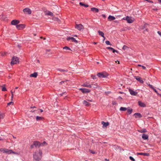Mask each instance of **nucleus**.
Segmentation results:
<instances>
[{"instance_id":"nucleus-1","label":"nucleus","mask_w":161,"mask_h":161,"mask_svg":"<svg viewBox=\"0 0 161 161\" xmlns=\"http://www.w3.org/2000/svg\"><path fill=\"white\" fill-rule=\"evenodd\" d=\"M19 60L18 58L16 56L13 57L11 62V65H14L19 63Z\"/></svg>"},{"instance_id":"nucleus-2","label":"nucleus","mask_w":161,"mask_h":161,"mask_svg":"<svg viewBox=\"0 0 161 161\" xmlns=\"http://www.w3.org/2000/svg\"><path fill=\"white\" fill-rule=\"evenodd\" d=\"M122 19L126 20L129 23H131L134 21V19L131 17L127 16L125 17H124Z\"/></svg>"},{"instance_id":"nucleus-3","label":"nucleus","mask_w":161,"mask_h":161,"mask_svg":"<svg viewBox=\"0 0 161 161\" xmlns=\"http://www.w3.org/2000/svg\"><path fill=\"white\" fill-rule=\"evenodd\" d=\"M0 151L3 153H6L8 154H11V153H15L12 150L8 149L6 148L2 149L0 150Z\"/></svg>"},{"instance_id":"nucleus-4","label":"nucleus","mask_w":161,"mask_h":161,"mask_svg":"<svg viewBox=\"0 0 161 161\" xmlns=\"http://www.w3.org/2000/svg\"><path fill=\"white\" fill-rule=\"evenodd\" d=\"M97 75L99 78H106L108 76V74L106 72H100L97 74Z\"/></svg>"},{"instance_id":"nucleus-5","label":"nucleus","mask_w":161,"mask_h":161,"mask_svg":"<svg viewBox=\"0 0 161 161\" xmlns=\"http://www.w3.org/2000/svg\"><path fill=\"white\" fill-rule=\"evenodd\" d=\"M33 157L34 159L37 161H39L41 159V157L39 156L38 153L36 152L33 154Z\"/></svg>"},{"instance_id":"nucleus-6","label":"nucleus","mask_w":161,"mask_h":161,"mask_svg":"<svg viewBox=\"0 0 161 161\" xmlns=\"http://www.w3.org/2000/svg\"><path fill=\"white\" fill-rule=\"evenodd\" d=\"M23 11L25 14H30L31 13V11L28 8H25L23 9Z\"/></svg>"},{"instance_id":"nucleus-7","label":"nucleus","mask_w":161,"mask_h":161,"mask_svg":"<svg viewBox=\"0 0 161 161\" xmlns=\"http://www.w3.org/2000/svg\"><path fill=\"white\" fill-rule=\"evenodd\" d=\"M83 93H86L89 92L91 91L90 90L86 88H80L79 89Z\"/></svg>"},{"instance_id":"nucleus-8","label":"nucleus","mask_w":161,"mask_h":161,"mask_svg":"<svg viewBox=\"0 0 161 161\" xmlns=\"http://www.w3.org/2000/svg\"><path fill=\"white\" fill-rule=\"evenodd\" d=\"M75 27L79 31H81L82 29H83V26L81 24L76 25Z\"/></svg>"},{"instance_id":"nucleus-9","label":"nucleus","mask_w":161,"mask_h":161,"mask_svg":"<svg viewBox=\"0 0 161 161\" xmlns=\"http://www.w3.org/2000/svg\"><path fill=\"white\" fill-rule=\"evenodd\" d=\"M19 22L20 21L19 20L16 19H14L12 21L11 24L13 25H17L19 24Z\"/></svg>"},{"instance_id":"nucleus-10","label":"nucleus","mask_w":161,"mask_h":161,"mask_svg":"<svg viewBox=\"0 0 161 161\" xmlns=\"http://www.w3.org/2000/svg\"><path fill=\"white\" fill-rule=\"evenodd\" d=\"M134 78L137 81H139L140 83H143L144 81L142 80V78L139 76H134Z\"/></svg>"},{"instance_id":"nucleus-11","label":"nucleus","mask_w":161,"mask_h":161,"mask_svg":"<svg viewBox=\"0 0 161 161\" xmlns=\"http://www.w3.org/2000/svg\"><path fill=\"white\" fill-rule=\"evenodd\" d=\"M71 40L73 42L77 43H78V41H77L74 38L72 37H68L67 38V40L69 41V40Z\"/></svg>"},{"instance_id":"nucleus-12","label":"nucleus","mask_w":161,"mask_h":161,"mask_svg":"<svg viewBox=\"0 0 161 161\" xmlns=\"http://www.w3.org/2000/svg\"><path fill=\"white\" fill-rule=\"evenodd\" d=\"M101 124L103 125L102 127L103 128H106L107 126H108L109 125V123L108 122H105L103 121H102L101 122Z\"/></svg>"},{"instance_id":"nucleus-13","label":"nucleus","mask_w":161,"mask_h":161,"mask_svg":"<svg viewBox=\"0 0 161 161\" xmlns=\"http://www.w3.org/2000/svg\"><path fill=\"white\" fill-rule=\"evenodd\" d=\"M16 27L18 30H21L25 27V25L24 24H20L16 26Z\"/></svg>"},{"instance_id":"nucleus-14","label":"nucleus","mask_w":161,"mask_h":161,"mask_svg":"<svg viewBox=\"0 0 161 161\" xmlns=\"http://www.w3.org/2000/svg\"><path fill=\"white\" fill-rule=\"evenodd\" d=\"M129 92L131 95L136 96L137 94V92H136L134 91L131 89H129Z\"/></svg>"},{"instance_id":"nucleus-15","label":"nucleus","mask_w":161,"mask_h":161,"mask_svg":"<svg viewBox=\"0 0 161 161\" xmlns=\"http://www.w3.org/2000/svg\"><path fill=\"white\" fill-rule=\"evenodd\" d=\"M133 116H134L135 118H141L142 117V114L140 113H136L134 114L133 115Z\"/></svg>"},{"instance_id":"nucleus-16","label":"nucleus","mask_w":161,"mask_h":161,"mask_svg":"<svg viewBox=\"0 0 161 161\" xmlns=\"http://www.w3.org/2000/svg\"><path fill=\"white\" fill-rule=\"evenodd\" d=\"M138 104L141 107H144L146 106V104L140 101L138 102Z\"/></svg>"},{"instance_id":"nucleus-17","label":"nucleus","mask_w":161,"mask_h":161,"mask_svg":"<svg viewBox=\"0 0 161 161\" xmlns=\"http://www.w3.org/2000/svg\"><path fill=\"white\" fill-rule=\"evenodd\" d=\"M107 48L109 50H110L112 51L114 53L115 52H116L117 53H118V51L117 50L114 49L113 48L111 47H107Z\"/></svg>"},{"instance_id":"nucleus-18","label":"nucleus","mask_w":161,"mask_h":161,"mask_svg":"<svg viewBox=\"0 0 161 161\" xmlns=\"http://www.w3.org/2000/svg\"><path fill=\"white\" fill-rule=\"evenodd\" d=\"M137 155H143L144 156H148L149 155V154L148 153H137Z\"/></svg>"},{"instance_id":"nucleus-19","label":"nucleus","mask_w":161,"mask_h":161,"mask_svg":"<svg viewBox=\"0 0 161 161\" xmlns=\"http://www.w3.org/2000/svg\"><path fill=\"white\" fill-rule=\"evenodd\" d=\"M142 138L144 140H147L148 139V136L147 135L143 134L142 136Z\"/></svg>"},{"instance_id":"nucleus-20","label":"nucleus","mask_w":161,"mask_h":161,"mask_svg":"<svg viewBox=\"0 0 161 161\" xmlns=\"http://www.w3.org/2000/svg\"><path fill=\"white\" fill-rule=\"evenodd\" d=\"M33 145H34L36 147H37L38 146L39 147L41 145L40 143L37 141L34 142H33Z\"/></svg>"},{"instance_id":"nucleus-21","label":"nucleus","mask_w":161,"mask_h":161,"mask_svg":"<svg viewBox=\"0 0 161 161\" xmlns=\"http://www.w3.org/2000/svg\"><path fill=\"white\" fill-rule=\"evenodd\" d=\"M82 86H83L87 87H89V88L92 87V85L88 83H85L83 84L82 85Z\"/></svg>"},{"instance_id":"nucleus-22","label":"nucleus","mask_w":161,"mask_h":161,"mask_svg":"<svg viewBox=\"0 0 161 161\" xmlns=\"http://www.w3.org/2000/svg\"><path fill=\"white\" fill-rule=\"evenodd\" d=\"M108 19L109 21H111L112 20H114L115 19V17L111 16V15H109L108 17Z\"/></svg>"},{"instance_id":"nucleus-23","label":"nucleus","mask_w":161,"mask_h":161,"mask_svg":"<svg viewBox=\"0 0 161 161\" xmlns=\"http://www.w3.org/2000/svg\"><path fill=\"white\" fill-rule=\"evenodd\" d=\"M37 74L36 72H34L33 74H30V77H33L34 78H36L37 76Z\"/></svg>"},{"instance_id":"nucleus-24","label":"nucleus","mask_w":161,"mask_h":161,"mask_svg":"<svg viewBox=\"0 0 161 161\" xmlns=\"http://www.w3.org/2000/svg\"><path fill=\"white\" fill-rule=\"evenodd\" d=\"M91 10L93 12H99V10L98 8H91Z\"/></svg>"},{"instance_id":"nucleus-25","label":"nucleus","mask_w":161,"mask_h":161,"mask_svg":"<svg viewBox=\"0 0 161 161\" xmlns=\"http://www.w3.org/2000/svg\"><path fill=\"white\" fill-rule=\"evenodd\" d=\"M45 15H49L51 16H53V14L52 12L48 11L45 13Z\"/></svg>"},{"instance_id":"nucleus-26","label":"nucleus","mask_w":161,"mask_h":161,"mask_svg":"<svg viewBox=\"0 0 161 161\" xmlns=\"http://www.w3.org/2000/svg\"><path fill=\"white\" fill-rule=\"evenodd\" d=\"M83 104L85 105L86 106H88L90 104L89 103H88L86 100H84L83 101Z\"/></svg>"},{"instance_id":"nucleus-27","label":"nucleus","mask_w":161,"mask_h":161,"mask_svg":"<svg viewBox=\"0 0 161 161\" xmlns=\"http://www.w3.org/2000/svg\"><path fill=\"white\" fill-rule=\"evenodd\" d=\"M139 132L140 133H145L147 132V130L146 129L144 128L142 129L139 130H138Z\"/></svg>"},{"instance_id":"nucleus-28","label":"nucleus","mask_w":161,"mask_h":161,"mask_svg":"<svg viewBox=\"0 0 161 161\" xmlns=\"http://www.w3.org/2000/svg\"><path fill=\"white\" fill-rule=\"evenodd\" d=\"M56 70H57L58 71H59L61 72H68L67 70H65L64 69H62L60 68H57L56 69Z\"/></svg>"},{"instance_id":"nucleus-29","label":"nucleus","mask_w":161,"mask_h":161,"mask_svg":"<svg viewBox=\"0 0 161 161\" xmlns=\"http://www.w3.org/2000/svg\"><path fill=\"white\" fill-rule=\"evenodd\" d=\"M98 32L99 33V34L100 36H102L103 37H104V33H103V32L102 31H98Z\"/></svg>"},{"instance_id":"nucleus-30","label":"nucleus","mask_w":161,"mask_h":161,"mask_svg":"<svg viewBox=\"0 0 161 161\" xmlns=\"http://www.w3.org/2000/svg\"><path fill=\"white\" fill-rule=\"evenodd\" d=\"M91 85H92V87L94 88H97L98 87V85L97 83L92 84Z\"/></svg>"},{"instance_id":"nucleus-31","label":"nucleus","mask_w":161,"mask_h":161,"mask_svg":"<svg viewBox=\"0 0 161 161\" xmlns=\"http://www.w3.org/2000/svg\"><path fill=\"white\" fill-rule=\"evenodd\" d=\"M79 4L80 6H84V7L86 8H87L88 7V5L84 4L82 2H80Z\"/></svg>"},{"instance_id":"nucleus-32","label":"nucleus","mask_w":161,"mask_h":161,"mask_svg":"<svg viewBox=\"0 0 161 161\" xmlns=\"http://www.w3.org/2000/svg\"><path fill=\"white\" fill-rule=\"evenodd\" d=\"M127 109L126 108L121 107L120 108V110L121 111H125Z\"/></svg>"},{"instance_id":"nucleus-33","label":"nucleus","mask_w":161,"mask_h":161,"mask_svg":"<svg viewBox=\"0 0 161 161\" xmlns=\"http://www.w3.org/2000/svg\"><path fill=\"white\" fill-rule=\"evenodd\" d=\"M133 110L132 109H129L127 110V112L128 113V114H130L132 112Z\"/></svg>"},{"instance_id":"nucleus-34","label":"nucleus","mask_w":161,"mask_h":161,"mask_svg":"<svg viewBox=\"0 0 161 161\" xmlns=\"http://www.w3.org/2000/svg\"><path fill=\"white\" fill-rule=\"evenodd\" d=\"M63 49H65V50H71V49L67 47V46H65V47H64L63 48Z\"/></svg>"},{"instance_id":"nucleus-35","label":"nucleus","mask_w":161,"mask_h":161,"mask_svg":"<svg viewBox=\"0 0 161 161\" xmlns=\"http://www.w3.org/2000/svg\"><path fill=\"white\" fill-rule=\"evenodd\" d=\"M42 119V117L39 116H37L36 117V120L37 121L41 120Z\"/></svg>"},{"instance_id":"nucleus-36","label":"nucleus","mask_w":161,"mask_h":161,"mask_svg":"<svg viewBox=\"0 0 161 161\" xmlns=\"http://www.w3.org/2000/svg\"><path fill=\"white\" fill-rule=\"evenodd\" d=\"M128 48V47L125 45H124L122 49L124 50H125L127 48Z\"/></svg>"},{"instance_id":"nucleus-37","label":"nucleus","mask_w":161,"mask_h":161,"mask_svg":"<svg viewBox=\"0 0 161 161\" xmlns=\"http://www.w3.org/2000/svg\"><path fill=\"white\" fill-rule=\"evenodd\" d=\"M2 90L3 91H6L7 90L6 88V87L4 86H2Z\"/></svg>"},{"instance_id":"nucleus-38","label":"nucleus","mask_w":161,"mask_h":161,"mask_svg":"<svg viewBox=\"0 0 161 161\" xmlns=\"http://www.w3.org/2000/svg\"><path fill=\"white\" fill-rule=\"evenodd\" d=\"M6 53L5 52H2L0 53V56H3L5 55Z\"/></svg>"},{"instance_id":"nucleus-39","label":"nucleus","mask_w":161,"mask_h":161,"mask_svg":"<svg viewBox=\"0 0 161 161\" xmlns=\"http://www.w3.org/2000/svg\"><path fill=\"white\" fill-rule=\"evenodd\" d=\"M129 158L130 160H131L132 161H135V159H134L133 158L132 156H130Z\"/></svg>"},{"instance_id":"nucleus-40","label":"nucleus","mask_w":161,"mask_h":161,"mask_svg":"<svg viewBox=\"0 0 161 161\" xmlns=\"http://www.w3.org/2000/svg\"><path fill=\"white\" fill-rule=\"evenodd\" d=\"M10 92H11V95H12L11 100H13V97H14L13 92L12 90Z\"/></svg>"},{"instance_id":"nucleus-41","label":"nucleus","mask_w":161,"mask_h":161,"mask_svg":"<svg viewBox=\"0 0 161 161\" xmlns=\"http://www.w3.org/2000/svg\"><path fill=\"white\" fill-rule=\"evenodd\" d=\"M105 43L108 45H111V44H110L109 41H106L105 42Z\"/></svg>"},{"instance_id":"nucleus-42","label":"nucleus","mask_w":161,"mask_h":161,"mask_svg":"<svg viewBox=\"0 0 161 161\" xmlns=\"http://www.w3.org/2000/svg\"><path fill=\"white\" fill-rule=\"evenodd\" d=\"M91 77H92V78L93 79H95L97 78V77L96 76H95V75L94 76L93 75H91Z\"/></svg>"},{"instance_id":"nucleus-43","label":"nucleus","mask_w":161,"mask_h":161,"mask_svg":"<svg viewBox=\"0 0 161 161\" xmlns=\"http://www.w3.org/2000/svg\"><path fill=\"white\" fill-rule=\"evenodd\" d=\"M148 86H149L151 88H152V89H154V87H153V86L151 84H148Z\"/></svg>"},{"instance_id":"nucleus-44","label":"nucleus","mask_w":161,"mask_h":161,"mask_svg":"<svg viewBox=\"0 0 161 161\" xmlns=\"http://www.w3.org/2000/svg\"><path fill=\"white\" fill-rule=\"evenodd\" d=\"M13 104V102H9V103H8V104H7V105H8V106H9L10 105V104Z\"/></svg>"},{"instance_id":"nucleus-45","label":"nucleus","mask_w":161,"mask_h":161,"mask_svg":"<svg viewBox=\"0 0 161 161\" xmlns=\"http://www.w3.org/2000/svg\"><path fill=\"white\" fill-rule=\"evenodd\" d=\"M90 152L92 154H95V152L91 150H90Z\"/></svg>"},{"instance_id":"nucleus-46","label":"nucleus","mask_w":161,"mask_h":161,"mask_svg":"<svg viewBox=\"0 0 161 161\" xmlns=\"http://www.w3.org/2000/svg\"><path fill=\"white\" fill-rule=\"evenodd\" d=\"M38 153V155L39 154L40 155V157L41 158L42 157V152L41 151H40L39 153Z\"/></svg>"},{"instance_id":"nucleus-47","label":"nucleus","mask_w":161,"mask_h":161,"mask_svg":"<svg viewBox=\"0 0 161 161\" xmlns=\"http://www.w3.org/2000/svg\"><path fill=\"white\" fill-rule=\"evenodd\" d=\"M116 104V103L115 101H112V104L113 105H115Z\"/></svg>"},{"instance_id":"nucleus-48","label":"nucleus","mask_w":161,"mask_h":161,"mask_svg":"<svg viewBox=\"0 0 161 161\" xmlns=\"http://www.w3.org/2000/svg\"><path fill=\"white\" fill-rule=\"evenodd\" d=\"M153 90L157 94H158L157 91L154 88V89H153Z\"/></svg>"},{"instance_id":"nucleus-49","label":"nucleus","mask_w":161,"mask_h":161,"mask_svg":"<svg viewBox=\"0 0 161 161\" xmlns=\"http://www.w3.org/2000/svg\"><path fill=\"white\" fill-rule=\"evenodd\" d=\"M158 33L159 34V35L161 36V32L160 31H158Z\"/></svg>"},{"instance_id":"nucleus-50","label":"nucleus","mask_w":161,"mask_h":161,"mask_svg":"<svg viewBox=\"0 0 161 161\" xmlns=\"http://www.w3.org/2000/svg\"><path fill=\"white\" fill-rule=\"evenodd\" d=\"M142 69H146V67L144 66H142Z\"/></svg>"},{"instance_id":"nucleus-51","label":"nucleus","mask_w":161,"mask_h":161,"mask_svg":"<svg viewBox=\"0 0 161 161\" xmlns=\"http://www.w3.org/2000/svg\"><path fill=\"white\" fill-rule=\"evenodd\" d=\"M34 145H33V144L32 145H31V146H30V147L31 148H32L34 147Z\"/></svg>"},{"instance_id":"nucleus-52","label":"nucleus","mask_w":161,"mask_h":161,"mask_svg":"<svg viewBox=\"0 0 161 161\" xmlns=\"http://www.w3.org/2000/svg\"><path fill=\"white\" fill-rule=\"evenodd\" d=\"M65 93V92H63V93H61V94H60V95H61V96H63L64 94Z\"/></svg>"},{"instance_id":"nucleus-53","label":"nucleus","mask_w":161,"mask_h":161,"mask_svg":"<svg viewBox=\"0 0 161 161\" xmlns=\"http://www.w3.org/2000/svg\"><path fill=\"white\" fill-rule=\"evenodd\" d=\"M64 81H62L60 82V84H62V83H64Z\"/></svg>"},{"instance_id":"nucleus-54","label":"nucleus","mask_w":161,"mask_h":161,"mask_svg":"<svg viewBox=\"0 0 161 161\" xmlns=\"http://www.w3.org/2000/svg\"><path fill=\"white\" fill-rule=\"evenodd\" d=\"M31 108H36V107L35 106H34L33 107H31Z\"/></svg>"},{"instance_id":"nucleus-55","label":"nucleus","mask_w":161,"mask_h":161,"mask_svg":"<svg viewBox=\"0 0 161 161\" xmlns=\"http://www.w3.org/2000/svg\"><path fill=\"white\" fill-rule=\"evenodd\" d=\"M35 111H36V110H34L32 109L31 110V112H33Z\"/></svg>"},{"instance_id":"nucleus-56","label":"nucleus","mask_w":161,"mask_h":161,"mask_svg":"<svg viewBox=\"0 0 161 161\" xmlns=\"http://www.w3.org/2000/svg\"><path fill=\"white\" fill-rule=\"evenodd\" d=\"M40 110L41 112H42L43 111V110H42V109H40Z\"/></svg>"},{"instance_id":"nucleus-57","label":"nucleus","mask_w":161,"mask_h":161,"mask_svg":"<svg viewBox=\"0 0 161 161\" xmlns=\"http://www.w3.org/2000/svg\"><path fill=\"white\" fill-rule=\"evenodd\" d=\"M117 62H118V64H119V62L118 60L116 61H115V62L116 63H117Z\"/></svg>"},{"instance_id":"nucleus-58","label":"nucleus","mask_w":161,"mask_h":161,"mask_svg":"<svg viewBox=\"0 0 161 161\" xmlns=\"http://www.w3.org/2000/svg\"><path fill=\"white\" fill-rule=\"evenodd\" d=\"M138 66H140V67H142V65H141V64H138Z\"/></svg>"},{"instance_id":"nucleus-59","label":"nucleus","mask_w":161,"mask_h":161,"mask_svg":"<svg viewBox=\"0 0 161 161\" xmlns=\"http://www.w3.org/2000/svg\"><path fill=\"white\" fill-rule=\"evenodd\" d=\"M103 37V41H104L105 39V37L104 36V37Z\"/></svg>"},{"instance_id":"nucleus-60","label":"nucleus","mask_w":161,"mask_h":161,"mask_svg":"<svg viewBox=\"0 0 161 161\" xmlns=\"http://www.w3.org/2000/svg\"><path fill=\"white\" fill-rule=\"evenodd\" d=\"M0 140H3V139L1 138H0Z\"/></svg>"},{"instance_id":"nucleus-61","label":"nucleus","mask_w":161,"mask_h":161,"mask_svg":"<svg viewBox=\"0 0 161 161\" xmlns=\"http://www.w3.org/2000/svg\"><path fill=\"white\" fill-rule=\"evenodd\" d=\"M18 88V87H16L15 88V89H17Z\"/></svg>"},{"instance_id":"nucleus-62","label":"nucleus","mask_w":161,"mask_h":161,"mask_svg":"<svg viewBox=\"0 0 161 161\" xmlns=\"http://www.w3.org/2000/svg\"><path fill=\"white\" fill-rule=\"evenodd\" d=\"M105 160H107V161H108V160H108V159H106H106H105Z\"/></svg>"},{"instance_id":"nucleus-63","label":"nucleus","mask_w":161,"mask_h":161,"mask_svg":"<svg viewBox=\"0 0 161 161\" xmlns=\"http://www.w3.org/2000/svg\"><path fill=\"white\" fill-rule=\"evenodd\" d=\"M158 1L161 3V0H158Z\"/></svg>"},{"instance_id":"nucleus-64","label":"nucleus","mask_w":161,"mask_h":161,"mask_svg":"<svg viewBox=\"0 0 161 161\" xmlns=\"http://www.w3.org/2000/svg\"><path fill=\"white\" fill-rule=\"evenodd\" d=\"M88 101H90V102H92V101L91 100H88Z\"/></svg>"}]
</instances>
